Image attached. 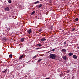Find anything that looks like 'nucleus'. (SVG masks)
Wrapping results in <instances>:
<instances>
[{
    "mask_svg": "<svg viewBox=\"0 0 79 79\" xmlns=\"http://www.w3.org/2000/svg\"><path fill=\"white\" fill-rule=\"evenodd\" d=\"M50 58H52L53 60H55L56 58V55L54 54H51L49 55Z\"/></svg>",
    "mask_w": 79,
    "mask_h": 79,
    "instance_id": "nucleus-1",
    "label": "nucleus"
},
{
    "mask_svg": "<svg viewBox=\"0 0 79 79\" xmlns=\"http://www.w3.org/2000/svg\"><path fill=\"white\" fill-rule=\"evenodd\" d=\"M42 4L40 5H38L36 6V7L37 8H41V7H42Z\"/></svg>",
    "mask_w": 79,
    "mask_h": 79,
    "instance_id": "nucleus-2",
    "label": "nucleus"
},
{
    "mask_svg": "<svg viewBox=\"0 0 79 79\" xmlns=\"http://www.w3.org/2000/svg\"><path fill=\"white\" fill-rule=\"evenodd\" d=\"M73 58L76 60V59H77V56L76 55H74L73 56Z\"/></svg>",
    "mask_w": 79,
    "mask_h": 79,
    "instance_id": "nucleus-3",
    "label": "nucleus"
},
{
    "mask_svg": "<svg viewBox=\"0 0 79 79\" xmlns=\"http://www.w3.org/2000/svg\"><path fill=\"white\" fill-rule=\"evenodd\" d=\"M6 38L4 37L2 39V40L3 42H5L6 40Z\"/></svg>",
    "mask_w": 79,
    "mask_h": 79,
    "instance_id": "nucleus-4",
    "label": "nucleus"
},
{
    "mask_svg": "<svg viewBox=\"0 0 79 79\" xmlns=\"http://www.w3.org/2000/svg\"><path fill=\"white\" fill-rule=\"evenodd\" d=\"M63 58L64 59V60H66L67 58H68V57L66 56H62Z\"/></svg>",
    "mask_w": 79,
    "mask_h": 79,
    "instance_id": "nucleus-5",
    "label": "nucleus"
},
{
    "mask_svg": "<svg viewBox=\"0 0 79 79\" xmlns=\"http://www.w3.org/2000/svg\"><path fill=\"white\" fill-rule=\"evenodd\" d=\"M5 10L6 11H9V7H6L5 9Z\"/></svg>",
    "mask_w": 79,
    "mask_h": 79,
    "instance_id": "nucleus-6",
    "label": "nucleus"
},
{
    "mask_svg": "<svg viewBox=\"0 0 79 79\" xmlns=\"http://www.w3.org/2000/svg\"><path fill=\"white\" fill-rule=\"evenodd\" d=\"M40 40H41V41H44L45 40H46V39L43 38H42Z\"/></svg>",
    "mask_w": 79,
    "mask_h": 79,
    "instance_id": "nucleus-7",
    "label": "nucleus"
},
{
    "mask_svg": "<svg viewBox=\"0 0 79 79\" xmlns=\"http://www.w3.org/2000/svg\"><path fill=\"white\" fill-rule=\"evenodd\" d=\"M27 32L29 34H31V29H30L29 30H28Z\"/></svg>",
    "mask_w": 79,
    "mask_h": 79,
    "instance_id": "nucleus-8",
    "label": "nucleus"
},
{
    "mask_svg": "<svg viewBox=\"0 0 79 79\" xmlns=\"http://www.w3.org/2000/svg\"><path fill=\"white\" fill-rule=\"evenodd\" d=\"M73 55V53L72 52H70L69 54V56H72Z\"/></svg>",
    "mask_w": 79,
    "mask_h": 79,
    "instance_id": "nucleus-9",
    "label": "nucleus"
},
{
    "mask_svg": "<svg viewBox=\"0 0 79 79\" xmlns=\"http://www.w3.org/2000/svg\"><path fill=\"white\" fill-rule=\"evenodd\" d=\"M24 56V55H22V56H20L19 57L20 60H21V59H22L23 58V57Z\"/></svg>",
    "mask_w": 79,
    "mask_h": 79,
    "instance_id": "nucleus-10",
    "label": "nucleus"
},
{
    "mask_svg": "<svg viewBox=\"0 0 79 79\" xmlns=\"http://www.w3.org/2000/svg\"><path fill=\"white\" fill-rule=\"evenodd\" d=\"M62 52H66V50L64 49H63L61 50Z\"/></svg>",
    "mask_w": 79,
    "mask_h": 79,
    "instance_id": "nucleus-11",
    "label": "nucleus"
},
{
    "mask_svg": "<svg viewBox=\"0 0 79 79\" xmlns=\"http://www.w3.org/2000/svg\"><path fill=\"white\" fill-rule=\"evenodd\" d=\"M37 45L38 46H39V47H41L42 46V44H37Z\"/></svg>",
    "mask_w": 79,
    "mask_h": 79,
    "instance_id": "nucleus-12",
    "label": "nucleus"
},
{
    "mask_svg": "<svg viewBox=\"0 0 79 79\" xmlns=\"http://www.w3.org/2000/svg\"><path fill=\"white\" fill-rule=\"evenodd\" d=\"M39 3V1H37V2H34L35 4H37V3Z\"/></svg>",
    "mask_w": 79,
    "mask_h": 79,
    "instance_id": "nucleus-13",
    "label": "nucleus"
},
{
    "mask_svg": "<svg viewBox=\"0 0 79 79\" xmlns=\"http://www.w3.org/2000/svg\"><path fill=\"white\" fill-rule=\"evenodd\" d=\"M42 60V59H40L38 60V62L39 63H40V61H41V60Z\"/></svg>",
    "mask_w": 79,
    "mask_h": 79,
    "instance_id": "nucleus-14",
    "label": "nucleus"
},
{
    "mask_svg": "<svg viewBox=\"0 0 79 79\" xmlns=\"http://www.w3.org/2000/svg\"><path fill=\"white\" fill-rule=\"evenodd\" d=\"M34 13H35V11H33L31 13V15H34Z\"/></svg>",
    "mask_w": 79,
    "mask_h": 79,
    "instance_id": "nucleus-15",
    "label": "nucleus"
},
{
    "mask_svg": "<svg viewBox=\"0 0 79 79\" xmlns=\"http://www.w3.org/2000/svg\"><path fill=\"white\" fill-rule=\"evenodd\" d=\"M9 57L10 58H12V57H13L12 55V54L10 55H9Z\"/></svg>",
    "mask_w": 79,
    "mask_h": 79,
    "instance_id": "nucleus-16",
    "label": "nucleus"
},
{
    "mask_svg": "<svg viewBox=\"0 0 79 79\" xmlns=\"http://www.w3.org/2000/svg\"><path fill=\"white\" fill-rule=\"evenodd\" d=\"M7 71V69H6L5 71H3L2 73H5Z\"/></svg>",
    "mask_w": 79,
    "mask_h": 79,
    "instance_id": "nucleus-17",
    "label": "nucleus"
},
{
    "mask_svg": "<svg viewBox=\"0 0 79 79\" xmlns=\"http://www.w3.org/2000/svg\"><path fill=\"white\" fill-rule=\"evenodd\" d=\"M24 38H22L21 39V42H24Z\"/></svg>",
    "mask_w": 79,
    "mask_h": 79,
    "instance_id": "nucleus-18",
    "label": "nucleus"
},
{
    "mask_svg": "<svg viewBox=\"0 0 79 79\" xmlns=\"http://www.w3.org/2000/svg\"><path fill=\"white\" fill-rule=\"evenodd\" d=\"M75 30H76V29L74 28H73L72 29V31H75Z\"/></svg>",
    "mask_w": 79,
    "mask_h": 79,
    "instance_id": "nucleus-19",
    "label": "nucleus"
},
{
    "mask_svg": "<svg viewBox=\"0 0 79 79\" xmlns=\"http://www.w3.org/2000/svg\"><path fill=\"white\" fill-rule=\"evenodd\" d=\"M8 2H9V3H11V0H9V1H8Z\"/></svg>",
    "mask_w": 79,
    "mask_h": 79,
    "instance_id": "nucleus-20",
    "label": "nucleus"
},
{
    "mask_svg": "<svg viewBox=\"0 0 79 79\" xmlns=\"http://www.w3.org/2000/svg\"><path fill=\"white\" fill-rule=\"evenodd\" d=\"M78 18H76L75 19V20L76 21H78Z\"/></svg>",
    "mask_w": 79,
    "mask_h": 79,
    "instance_id": "nucleus-21",
    "label": "nucleus"
},
{
    "mask_svg": "<svg viewBox=\"0 0 79 79\" xmlns=\"http://www.w3.org/2000/svg\"><path fill=\"white\" fill-rule=\"evenodd\" d=\"M42 29H39V30H38V31L39 32H41V31H42Z\"/></svg>",
    "mask_w": 79,
    "mask_h": 79,
    "instance_id": "nucleus-22",
    "label": "nucleus"
},
{
    "mask_svg": "<svg viewBox=\"0 0 79 79\" xmlns=\"http://www.w3.org/2000/svg\"><path fill=\"white\" fill-rule=\"evenodd\" d=\"M64 45H66V42H64Z\"/></svg>",
    "mask_w": 79,
    "mask_h": 79,
    "instance_id": "nucleus-23",
    "label": "nucleus"
},
{
    "mask_svg": "<svg viewBox=\"0 0 79 79\" xmlns=\"http://www.w3.org/2000/svg\"><path fill=\"white\" fill-rule=\"evenodd\" d=\"M39 49V48H35V50H38V49Z\"/></svg>",
    "mask_w": 79,
    "mask_h": 79,
    "instance_id": "nucleus-24",
    "label": "nucleus"
},
{
    "mask_svg": "<svg viewBox=\"0 0 79 79\" xmlns=\"http://www.w3.org/2000/svg\"><path fill=\"white\" fill-rule=\"evenodd\" d=\"M55 49H52V51H55Z\"/></svg>",
    "mask_w": 79,
    "mask_h": 79,
    "instance_id": "nucleus-25",
    "label": "nucleus"
},
{
    "mask_svg": "<svg viewBox=\"0 0 79 79\" xmlns=\"http://www.w3.org/2000/svg\"><path fill=\"white\" fill-rule=\"evenodd\" d=\"M33 58H36V56H35L33 57Z\"/></svg>",
    "mask_w": 79,
    "mask_h": 79,
    "instance_id": "nucleus-26",
    "label": "nucleus"
},
{
    "mask_svg": "<svg viewBox=\"0 0 79 79\" xmlns=\"http://www.w3.org/2000/svg\"><path fill=\"white\" fill-rule=\"evenodd\" d=\"M50 3H52V2L50 1L49 2Z\"/></svg>",
    "mask_w": 79,
    "mask_h": 79,
    "instance_id": "nucleus-27",
    "label": "nucleus"
},
{
    "mask_svg": "<svg viewBox=\"0 0 79 79\" xmlns=\"http://www.w3.org/2000/svg\"><path fill=\"white\" fill-rule=\"evenodd\" d=\"M46 79H48V78H46Z\"/></svg>",
    "mask_w": 79,
    "mask_h": 79,
    "instance_id": "nucleus-28",
    "label": "nucleus"
}]
</instances>
